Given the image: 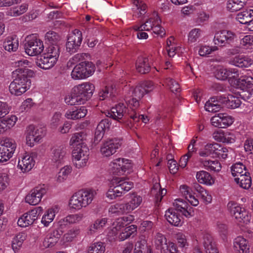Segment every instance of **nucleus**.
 Here are the masks:
<instances>
[{"mask_svg":"<svg viewBox=\"0 0 253 253\" xmlns=\"http://www.w3.org/2000/svg\"><path fill=\"white\" fill-rule=\"evenodd\" d=\"M134 220V216L130 214L116 219L112 224L113 236L120 241H124L135 234L137 231L136 225L132 224L125 228Z\"/></svg>","mask_w":253,"mask_h":253,"instance_id":"f257e3e1","label":"nucleus"},{"mask_svg":"<svg viewBox=\"0 0 253 253\" xmlns=\"http://www.w3.org/2000/svg\"><path fill=\"white\" fill-rule=\"evenodd\" d=\"M96 192L91 189L81 190L73 194L69 200L70 209L79 211L87 207L93 200Z\"/></svg>","mask_w":253,"mask_h":253,"instance_id":"f03ea898","label":"nucleus"},{"mask_svg":"<svg viewBox=\"0 0 253 253\" xmlns=\"http://www.w3.org/2000/svg\"><path fill=\"white\" fill-rule=\"evenodd\" d=\"M133 183L124 177H116L110 181L106 196L109 200H114L129 191L133 187Z\"/></svg>","mask_w":253,"mask_h":253,"instance_id":"7ed1b4c3","label":"nucleus"},{"mask_svg":"<svg viewBox=\"0 0 253 253\" xmlns=\"http://www.w3.org/2000/svg\"><path fill=\"white\" fill-rule=\"evenodd\" d=\"M162 20L158 14L154 12L149 16L146 21L140 25H135L132 27L134 31H153L154 34L164 37L166 35V32L164 28L161 26Z\"/></svg>","mask_w":253,"mask_h":253,"instance_id":"20e7f679","label":"nucleus"},{"mask_svg":"<svg viewBox=\"0 0 253 253\" xmlns=\"http://www.w3.org/2000/svg\"><path fill=\"white\" fill-rule=\"evenodd\" d=\"M20 70H15L12 72L14 80L9 86L10 92L14 95L20 96L28 90L31 86L30 80L28 76H22L20 74Z\"/></svg>","mask_w":253,"mask_h":253,"instance_id":"39448f33","label":"nucleus"},{"mask_svg":"<svg viewBox=\"0 0 253 253\" xmlns=\"http://www.w3.org/2000/svg\"><path fill=\"white\" fill-rule=\"evenodd\" d=\"M227 209L231 214L240 223L248 224L251 220V214L244 208L234 202L230 201L227 204Z\"/></svg>","mask_w":253,"mask_h":253,"instance_id":"423d86ee","label":"nucleus"},{"mask_svg":"<svg viewBox=\"0 0 253 253\" xmlns=\"http://www.w3.org/2000/svg\"><path fill=\"white\" fill-rule=\"evenodd\" d=\"M154 84L151 81H144L140 83L135 88L130 87L125 98L129 99H136L138 101L139 99L142 98L146 94H147L154 89Z\"/></svg>","mask_w":253,"mask_h":253,"instance_id":"0eeeda50","label":"nucleus"},{"mask_svg":"<svg viewBox=\"0 0 253 253\" xmlns=\"http://www.w3.org/2000/svg\"><path fill=\"white\" fill-rule=\"evenodd\" d=\"M89 149L86 146L74 148L72 152V162L78 169L83 168L87 165L89 159Z\"/></svg>","mask_w":253,"mask_h":253,"instance_id":"6e6552de","label":"nucleus"},{"mask_svg":"<svg viewBox=\"0 0 253 253\" xmlns=\"http://www.w3.org/2000/svg\"><path fill=\"white\" fill-rule=\"evenodd\" d=\"M133 164L131 161L124 158L114 160L109 164L111 172L117 175L129 173L132 171Z\"/></svg>","mask_w":253,"mask_h":253,"instance_id":"1a4fd4ad","label":"nucleus"},{"mask_svg":"<svg viewBox=\"0 0 253 253\" xmlns=\"http://www.w3.org/2000/svg\"><path fill=\"white\" fill-rule=\"evenodd\" d=\"M16 148L14 140L9 138L0 139V163L7 162L12 157Z\"/></svg>","mask_w":253,"mask_h":253,"instance_id":"9d476101","label":"nucleus"},{"mask_svg":"<svg viewBox=\"0 0 253 253\" xmlns=\"http://www.w3.org/2000/svg\"><path fill=\"white\" fill-rule=\"evenodd\" d=\"M44 135V132L42 128L30 125L27 127L25 132L26 144L32 147L35 144L39 143Z\"/></svg>","mask_w":253,"mask_h":253,"instance_id":"9b49d317","label":"nucleus"},{"mask_svg":"<svg viewBox=\"0 0 253 253\" xmlns=\"http://www.w3.org/2000/svg\"><path fill=\"white\" fill-rule=\"evenodd\" d=\"M44 46L42 42L35 35L27 38L25 45L26 53L30 56H36L40 54L43 50Z\"/></svg>","mask_w":253,"mask_h":253,"instance_id":"f8f14e48","label":"nucleus"},{"mask_svg":"<svg viewBox=\"0 0 253 253\" xmlns=\"http://www.w3.org/2000/svg\"><path fill=\"white\" fill-rule=\"evenodd\" d=\"M95 90L93 84L84 82L74 87V92L77 93L84 104L92 96Z\"/></svg>","mask_w":253,"mask_h":253,"instance_id":"ddd939ff","label":"nucleus"},{"mask_svg":"<svg viewBox=\"0 0 253 253\" xmlns=\"http://www.w3.org/2000/svg\"><path fill=\"white\" fill-rule=\"evenodd\" d=\"M46 193L44 185H40L32 189L25 197V202L30 205L36 206L42 201L43 196Z\"/></svg>","mask_w":253,"mask_h":253,"instance_id":"4468645a","label":"nucleus"},{"mask_svg":"<svg viewBox=\"0 0 253 253\" xmlns=\"http://www.w3.org/2000/svg\"><path fill=\"white\" fill-rule=\"evenodd\" d=\"M42 211V207H38L24 213L18 218V225L21 227H27L33 224L38 219V211Z\"/></svg>","mask_w":253,"mask_h":253,"instance_id":"2eb2a0df","label":"nucleus"},{"mask_svg":"<svg viewBox=\"0 0 253 253\" xmlns=\"http://www.w3.org/2000/svg\"><path fill=\"white\" fill-rule=\"evenodd\" d=\"M234 122V118L227 114L219 113L211 119V123L214 127L226 128L230 126Z\"/></svg>","mask_w":253,"mask_h":253,"instance_id":"dca6fc26","label":"nucleus"},{"mask_svg":"<svg viewBox=\"0 0 253 253\" xmlns=\"http://www.w3.org/2000/svg\"><path fill=\"white\" fill-rule=\"evenodd\" d=\"M82 33L75 29L69 36L66 43V49L71 53L75 52L80 46L82 42Z\"/></svg>","mask_w":253,"mask_h":253,"instance_id":"f3484780","label":"nucleus"},{"mask_svg":"<svg viewBox=\"0 0 253 253\" xmlns=\"http://www.w3.org/2000/svg\"><path fill=\"white\" fill-rule=\"evenodd\" d=\"M36 161L32 154L25 153L19 158L17 167L23 173L31 170L35 165Z\"/></svg>","mask_w":253,"mask_h":253,"instance_id":"a211bd4d","label":"nucleus"},{"mask_svg":"<svg viewBox=\"0 0 253 253\" xmlns=\"http://www.w3.org/2000/svg\"><path fill=\"white\" fill-rule=\"evenodd\" d=\"M120 141L117 139H109L102 144L100 151L103 157H110L116 153L121 146Z\"/></svg>","mask_w":253,"mask_h":253,"instance_id":"6ab92c4d","label":"nucleus"},{"mask_svg":"<svg viewBox=\"0 0 253 253\" xmlns=\"http://www.w3.org/2000/svg\"><path fill=\"white\" fill-rule=\"evenodd\" d=\"M66 153V147L64 145H56L51 148L50 158L53 163L60 164L64 162Z\"/></svg>","mask_w":253,"mask_h":253,"instance_id":"aec40b11","label":"nucleus"},{"mask_svg":"<svg viewBox=\"0 0 253 253\" xmlns=\"http://www.w3.org/2000/svg\"><path fill=\"white\" fill-rule=\"evenodd\" d=\"M126 103L127 105L128 108L131 110V112L128 113V116L134 122H138L141 120L144 123L146 124L149 121V119L147 116H144L142 115H137L135 110L138 107L139 103L136 99H134L133 98L131 100L126 98Z\"/></svg>","mask_w":253,"mask_h":253,"instance_id":"412c9836","label":"nucleus"},{"mask_svg":"<svg viewBox=\"0 0 253 253\" xmlns=\"http://www.w3.org/2000/svg\"><path fill=\"white\" fill-rule=\"evenodd\" d=\"M166 50L168 55L169 57H173L177 54L178 56L185 51L184 47L181 44L177 42L175 38L171 36L167 40Z\"/></svg>","mask_w":253,"mask_h":253,"instance_id":"4be33fe9","label":"nucleus"},{"mask_svg":"<svg viewBox=\"0 0 253 253\" xmlns=\"http://www.w3.org/2000/svg\"><path fill=\"white\" fill-rule=\"evenodd\" d=\"M173 205L176 210L179 211L187 218H190L194 215V209L182 199H175L173 202Z\"/></svg>","mask_w":253,"mask_h":253,"instance_id":"5701e85b","label":"nucleus"},{"mask_svg":"<svg viewBox=\"0 0 253 253\" xmlns=\"http://www.w3.org/2000/svg\"><path fill=\"white\" fill-rule=\"evenodd\" d=\"M60 207L58 205H53L47 209L42 215L41 223L43 227H48L53 221L56 215L59 212Z\"/></svg>","mask_w":253,"mask_h":253,"instance_id":"b1692460","label":"nucleus"},{"mask_svg":"<svg viewBox=\"0 0 253 253\" xmlns=\"http://www.w3.org/2000/svg\"><path fill=\"white\" fill-rule=\"evenodd\" d=\"M229 63L239 68H248L253 64V60L248 56L238 54L231 58Z\"/></svg>","mask_w":253,"mask_h":253,"instance_id":"393cba45","label":"nucleus"},{"mask_svg":"<svg viewBox=\"0 0 253 253\" xmlns=\"http://www.w3.org/2000/svg\"><path fill=\"white\" fill-rule=\"evenodd\" d=\"M219 101L226 107L235 109L240 106L241 104L239 95L233 94L224 95L219 97Z\"/></svg>","mask_w":253,"mask_h":253,"instance_id":"a878e982","label":"nucleus"},{"mask_svg":"<svg viewBox=\"0 0 253 253\" xmlns=\"http://www.w3.org/2000/svg\"><path fill=\"white\" fill-rule=\"evenodd\" d=\"M131 112L128 108L126 109L124 104L119 103L115 107H112L107 113V116L111 117L114 120H120L125 114Z\"/></svg>","mask_w":253,"mask_h":253,"instance_id":"bb28decb","label":"nucleus"},{"mask_svg":"<svg viewBox=\"0 0 253 253\" xmlns=\"http://www.w3.org/2000/svg\"><path fill=\"white\" fill-rule=\"evenodd\" d=\"M235 38V34L231 31L222 30L217 32L213 39L215 45L225 44L228 41H232Z\"/></svg>","mask_w":253,"mask_h":253,"instance_id":"cd10ccee","label":"nucleus"},{"mask_svg":"<svg viewBox=\"0 0 253 253\" xmlns=\"http://www.w3.org/2000/svg\"><path fill=\"white\" fill-rule=\"evenodd\" d=\"M87 110L84 106L75 107L68 109L64 116L68 120H77L84 118L87 114Z\"/></svg>","mask_w":253,"mask_h":253,"instance_id":"c85d7f7f","label":"nucleus"},{"mask_svg":"<svg viewBox=\"0 0 253 253\" xmlns=\"http://www.w3.org/2000/svg\"><path fill=\"white\" fill-rule=\"evenodd\" d=\"M233 248L238 253H249L250 245L248 240L242 236H239L233 241Z\"/></svg>","mask_w":253,"mask_h":253,"instance_id":"c756f323","label":"nucleus"},{"mask_svg":"<svg viewBox=\"0 0 253 253\" xmlns=\"http://www.w3.org/2000/svg\"><path fill=\"white\" fill-rule=\"evenodd\" d=\"M14 66L17 68L16 70H20V74L22 76L33 77L34 72L28 69L32 67V63L25 59H22L15 62Z\"/></svg>","mask_w":253,"mask_h":253,"instance_id":"7c9ffc66","label":"nucleus"},{"mask_svg":"<svg viewBox=\"0 0 253 253\" xmlns=\"http://www.w3.org/2000/svg\"><path fill=\"white\" fill-rule=\"evenodd\" d=\"M153 242L156 248L160 250L161 253H168V246L166 237L162 233L158 232L154 236Z\"/></svg>","mask_w":253,"mask_h":253,"instance_id":"2f4dec72","label":"nucleus"},{"mask_svg":"<svg viewBox=\"0 0 253 253\" xmlns=\"http://www.w3.org/2000/svg\"><path fill=\"white\" fill-rule=\"evenodd\" d=\"M111 123L109 119L102 120L98 124L94 133V141L98 143L103 138L104 132L110 127Z\"/></svg>","mask_w":253,"mask_h":253,"instance_id":"473e14b6","label":"nucleus"},{"mask_svg":"<svg viewBox=\"0 0 253 253\" xmlns=\"http://www.w3.org/2000/svg\"><path fill=\"white\" fill-rule=\"evenodd\" d=\"M128 199V201L125 204L126 209L128 212L138 208L142 202V197L135 193L129 194Z\"/></svg>","mask_w":253,"mask_h":253,"instance_id":"72a5a7b5","label":"nucleus"},{"mask_svg":"<svg viewBox=\"0 0 253 253\" xmlns=\"http://www.w3.org/2000/svg\"><path fill=\"white\" fill-rule=\"evenodd\" d=\"M200 167L205 169L213 171L214 172H219L221 169V165L217 160H206L201 158L198 160Z\"/></svg>","mask_w":253,"mask_h":253,"instance_id":"f704fd0d","label":"nucleus"},{"mask_svg":"<svg viewBox=\"0 0 253 253\" xmlns=\"http://www.w3.org/2000/svg\"><path fill=\"white\" fill-rule=\"evenodd\" d=\"M58 59L51 57L43 53L37 62V66L44 70H48L52 68L56 63Z\"/></svg>","mask_w":253,"mask_h":253,"instance_id":"c9c22d12","label":"nucleus"},{"mask_svg":"<svg viewBox=\"0 0 253 253\" xmlns=\"http://www.w3.org/2000/svg\"><path fill=\"white\" fill-rule=\"evenodd\" d=\"M196 178L199 183L207 186H212L215 182V179L212 175L208 171L203 170L196 173Z\"/></svg>","mask_w":253,"mask_h":253,"instance_id":"e433bc0d","label":"nucleus"},{"mask_svg":"<svg viewBox=\"0 0 253 253\" xmlns=\"http://www.w3.org/2000/svg\"><path fill=\"white\" fill-rule=\"evenodd\" d=\"M180 193L193 206L196 207L199 204L198 199L192 194L191 189L187 185H182L179 187Z\"/></svg>","mask_w":253,"mask_h":253,"instance_id":"4c0bfd02","label":"nucleus"},{"mask_svg":"<svg viewBox=\"0 0 253 253\" xmlns=\"http://www.w3.org/2000/svg\"><path fill=\"white\" fill-rule=\"evenodd\" d=\"M84 217V214L81 212L70 214L61 219L59 223L61 227H64L70 224L79 223Z\"/></svg>","mask_w":253,"mask_h":253,"instance_id":"58836bf2","label":"nucleus"},{"mask_svg":"<svg viewBox=\"0 0 253 253\" xmlns=\"http://www.w3.org/2000/svg\"><path fill=\"white\" fill-rule=\"evenodd\" d=\"M165 216L167 220L171 225L179 226L182 224L181 216L172 209H169L166 211Z\"/></svg>","mask_w":253,"mask_h":253,"instance_id":"ea45409f","label":"nucleus"},{"mask_svg":"<svg viewBox=\"0 0 253 253\" xmlns=\"http://www.w3.org/2000/svg\"><path fill=\"white\" fill-rule=\"evenodd\" d=\"M3 47L8 52L16 51L19 47L18 38L16 36L7 37L3 42Z\"/></svg>","mask_w":253,"mask_h":253,"instance_id":"a19ab883","label":"nucleus"},{"mask_svg":"<svg viewBox=\"0 0 253 253\" xmlns=\"http://www.w3.org/2000/svg\"><path fill=\"white\" fill-rule=\"evenodd\" d=\"M60 234L57 230L48 234L42 242V246L45 248H52L57 243Z\"/></svg>","mask_w":253,"mask_h":253,"instance_id":"79ce46f5","label":"nucleus"},{"mask_svg":"<svg viewBox=\"0 0 253 253\" xmlns=\"http://www.w3.org/2000/svg\"><path fill=\"white\" fill-rule=\"evenodd\" d=\"M253 19V9L247 8L238 13L236 15V19L241 24L249 25Z\"/></svg>","mask_w":253,"mask_h":253,"instance_id":"37998d69","label":"nucleus"},{"mask_svg":"<svg viewBox=\"0 0 253 253\" xmlns=\"http://www.w3.org/2000/svg\"><path fill=\"white\" fill-rule=\"evenodd\" d=\"M132 9L138 18L141 17L146 13V4L141 0H132Z\"/></svg>","mask_w":253,"mask_h":253,"instance_id":"c03bdc74","label":"nucleus"},{"mask_svg":"<svg viewBox=\"0 0 253 253\" xmlns=\"http://www.w3.org/2000/svg\"><path fill=\"white\" fill-rule=\"evenodd\" d=\"M86 134L83 132L74 133L69 141V145L74 148L86 146L82 141L85 138Z\"/></svg>","mask_w":253,"mask_h":253,"instance_id":"a18cd8bd","label":"nucleus"},{"mask_svg":"<svg viewBox=\"0 0 253 253\" xmlns=\"http://www.w3.org/2000/svg\"><path fill=\"white\" fill-rule=\"evenodd\" d=\"M247 2L248 0H228L226 8L230 12H236L241 9Z\"/></svg>","mask_w":253,"mask_h":253,"instance_id":"49530a36","label":"nucleus"},{"mask_svg":"<svg viewBox=\"0 0 253 253\" xmlns=\"http://www.w3.org/2000/svg\"><path fill=\"white\" fill-rule=\"evenodd\" d=\"M195 190L199 194L201 199L206 204H210L212 201V196L211 193L199 184L194 185Z\"/></svg>","mask_w":253,"mask_h":253,"instance_id":"de8ad7c7","label":"nucleus"},{"mask_svg":"<svg viewBox=\"0 0 253 253\" xmlns=\"http://www.w3.org/2000/svg\"><path fill=\"white\" fill-rule=\"evenodd\" d=\"M234 181L240 187L245 189H249L252 185V179L249 173L234 178Z\"/></svg>","mask_w":253,"mask_h":253,"instance_id":"09e8293b","label":"nucleus"},{"mask_svg":"<svg viewBox=\"0 0 253 253\" xmlns=\"http://www.w3.org/2000/svg\"><path fill=\"white\" fill-rule=\"evenodd\" d=\"M27 235L25 233H19L16 235L11 242L12 250L15 253H17L21 248L23 242L26 240Z\"/></svg>","mask_w":253,"mask_h":253,"instance_id":"8fccbe9b","label":"nucleus"},{"mask_svg":"<svg viewBox=\"0 0 253 253\" xmlns=\"http://www.w3.org/2000/svg\"><path fill=\"white\" fill-rule=\"evenodd\" d=\"M64 101L66 104L71 106L84 104L78 94L74 92V87L72 89L70 93L66 95L64 98Z\"/></svg>","mask_w":253,"mask_h":253,"instance_id":"3c124183","label":"nucleus"},{"mask_svg":"<svg viewBox=\"0 0 253 253\" xmlns=\"http://www.w3.org/2000/svg\"><path fill=\"white\" fill-rule=\"evenodd\" d=\"M72 170V167L70 165H66L61 168L57 174L56 181L59 183L64 182L67 179Z\"/></svg>","mask_w":253,"mask_h":253,"instance_id":"603ef678","label":"nucleus"},{"mask_svg":"<svg viewBox=\"0 0 253 253\" xmlns=\"http://www.w3.org/2000/svg\"><path fill=\"white\" fill-rule=\"evenodd\" d=\"M221 104H222L219 101V97H212L206 103L205 108L207 111L216 112L220 109Z\"/></svg>","mask_w":253,"mask_h":253,"instance_id":"864d4df0","label":"nucleus"},{"mask_svg":"<svg viewBox=\"0 0 253 253\" xmlns=\"http://www.w3.org/2000/svg\"><path fill=\"white\" fill-rule=\"evenodd\" d=\"M136 69L137 72L141 74L149 72L150 66L148 63V59L144 57L139 58L136 63Z\"/></svg>","mask_w":253,"mask_h":253,"instance_id":"5fc2aeb1","label":"nucleus"},{"mask_svg":"<svg viewBox=\"0 0 253 253\" xmlns=\"http://www.w3.org/2000/svg\"><path fill=\"white\" fill-rule=\"evenodd\" d=\"M203 35V31L198 28L191 30L187 35V42L192 44L198 42Z\"/></svg>","mask_w":253,"mask_h":253,"instance_id":"6e6d98bb","label":"nucleus"},{"mask_svg":"<svg viewBox=\"0 0 253 253\" xmlns=\"http://www.w3.org/2000/svg\"><path fill=\"white\" fill-rule=\"evenodd\" d=\"M203 245L206 253H218V249L210 236L207 235L204 237Z\"/></svg>","mask_w":253,"mask_h":253,"instance_id":"4d7b16f0","label":"nucleus"},{"mask_svg":"<svg viewBox=\"0 0 253 253\" xmlns=\"http://www.w3.org/2000/svg\"><path fill=\"white\" fill-rule=\"evenodd\" d=\"M108 221L106 217L96 219L94 223L89 227L90 234H94L97 232H99L105 227Z\"/></svg>","mask_w":253,"mask_h":253,"instance_id":"13d9d810","label":"nucleus"},{"mask_svg":"<svg viewBox=\"0 0 253 253\" xmlns=\"http://www.w3.org/2000/svg\"><path fill=\"white\" fill-rule=\"evenodd\" d=\"M84 73L86 79L91 76L95 71L94 64L89 61H84L80 63Z\"/></svg>","mask_w":253,"mask_h":253,"instance_id":"bf43d9fd","label":"nucleus"},{"mask_svg":"<svg viewBox=\"0 0 253 253\" xmlns=\"http://www.w3.org/2000/svg\"><path fill=\"white\" fill-rule=\"evenodd\" d=\"M214 150L213 157H216L219 159H225L228 155V150L226 147H223L220 144L214 143Z\"/></svg>","mask_w":253,"mask_h":253,"instance_id":"052dcab7","label":"nucleus"},{"mask_svg":"<svg viewBox=\"0 0 253 253\" xmlns=\"http://www.w3.org/2000/svg\"><path fill=\"white\" fill-rule=\"evenodd\" d=\"M214 143H208L199 150L198 154L201 157H208L211 156L213 157L214 150Z\"/></svg>","mask_w":253,"mask_h":253,"instance_id":"680f3d73","label":"nucleus"},{"mask_svg":"<svg viewBox=\"0 0 253 253\" xmlns=\"http://www.w3.org/2000/svg\"><path fill=\"white\" fill-rule=\"evenodd\" d=\"M125 204L116 203L111 205L109 209V212L111 214L119 215L126 212H128L126 209Z\"/></svg>","mask_w":253,"mask_h":253,"instance_id":"e2e57ef3","label":"nucleus"},{"mask_svg":"<svg viewBox=\"0 0 253 253\" xmlns=\"http://www.w3.org/2000/svg\"><path fill=\"white\" fill-rule=\"evenodd\" d=\"M231 170L232 174L235 178L247 173L245 166L241 163H237L233 165L231 167Z\"/></svg>","mask_w":253,"mask_h":253,"instance_id":"0e129e2a","label":"nucleus"},{"mask_svg":"<svg viewBox=\"0 0 253 253\" xmlns=\"http://www.w3.org/2000/svg\"><path fill=\"white\" fill-rule=\"evenodd\" d=\"M28 9V5L26 3L21 4L20 6L14 7L10 8L7 12L9 16L16 17L25 13Z\"/></svg>","mask_w":253,"mask_h":253,"instance_id":"69168bd1","label":"nucleus"},{"mask_svg":"<svg viewBox=\"0 0 253 253\" xmlns=\"http://www.w3.org/2000/svg\"><path fill=\"white\" fill-rule=\"evenodd\" d=\"M227 79L231 84L238 83L241 79L239 70L236 68H228Z\"/></svg>","mask_w":253,"mask_h":253,"instance_id":"338daca9","label":"nucleus"},{"mask_svg":"<svg viewBox=\"0 0 253 253\" xmlns=\"http://www.w3.org/2000/svg\"><path fill=\"white\" fill-rule=\"evenodd\" d=\"M105 246L102 242H98L91 244L88 249L87 253H104Z\"/></svg>","mask_w":253,"mask_h":253,"instance_id":"774afa93","label":"nucleus"}]
</instances>
